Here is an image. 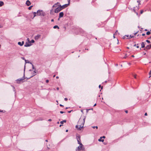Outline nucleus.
<instances>
[{"instance_id":"1","label":"nucleus","mask_w":151,"mask_h":151,"mask_svg":"<svg viewBox=\"0 0 151 151\" xmlns=\"http://www.w3.org/2000/svg\"><path fill=\"white\" fill-rule=\"evenodd\" d=\"M86 117L84 116L83 118L81 117L78 122V124L79 126V129L81 130V128H83L84 124Z\"/></svg>"},{"instance_id":"2","label":"nucleus","mask_w":151,"mask_h":151,"mask_svg":"<svg viewBox=\"0 0 151 151\" xmlns=\"http://www.w3.org/2000/svg\"><path fill=\"white\" fill-rule=\"evenodd\" d=\"M84 148L82 143H81L80 146H79L76 149V151H84Z\"/></svg>"},{"instance_id":"3","label":"nucleus","mask_w":151,"mask_h":151,"mask_svg":"<svg viewBox=\"0 0 151 151\" xmlns=\"http://www.w3.org/2000/svg\"><path fill=\"white\" fill-rule=\"evenodd\" d=\"M25 75H24V74L23 77L20 78H19L16 80V81H17V83H20V82H23L24 81H23V80L25 78L24 77Z\"/></svg>"},{"instance_id":"4","label":"nucleus","mask_w":151,"mask_h":151,"mask_svg":"<svg viewBox=\"0 0 151 151\" xmlns=\"http://www.w3.org/2000/svg\"><path fill=\"white\" fill-rule=\"evenodd\" d=\"M62 9L61 8L60 6H59L58 7H57L55 10V13H58L59 12H60L61 10Z\"/></svg>"},{"instance_id":"5","label":"nucleus","mask_w":151,"mask_h":151,"mask_svg":"<svg viewBox=\"0 0 151 151\" xmlns=\"http://www.w3.org/2000/svg\"><path fill=\"white\" fill-rule=\"evenodd\" d=\"M37 14L39 16H42L43 14L42 11L38 10L37 12Z\"/></svg>"},{"instance_id":"6","label":"nucleus","mask_w":151,"mask_h":151,"mask_svg":"<svg viewBox=\"0 0 151 151\" xmlns=\"http://www.w3.org/2000/svg\"><path fill=\"white\" fill-rule=\"evenodd\" d=\"M59 5L60 6L61 8V9H63L67 7L68 6H69V4H66L62 6H61L60 5Z\"/></svg>"},{"instance_id":"7","label":"nucleus","mask_w":151,"mask_h":151,"mask_svg":"<svg viewBox=\"0 0 151 151\" xmlns=\"http://www.w3.org/2000/svg\"><path fill=\"white\" fill-rule=\"evenodd\" d=\"M59 3L58 2H57L55 4L52 6V8H54L55 7H57L58 6H59Z\"/></svg>"},{"instance_id":"8","label":"nucleus","mask_w":151,"mask_h":151,"mask_svg":"<svg viewBox=\"0 0 151 151\" xmlns=\"http://www.w3.org/2000/svg\"><path fill=\"white\" fill-rule=\"evenodd\" d=\"M40 37V35H37L35 37V39L36 40H38L39 38Z\"/></svg>"},{"instance_id":"9","label":"nucleus","mask_w":151,"mask_h":151,"mask_svg":"<svg viewBox=\"0 0 151 151\" xmlns=\"http://www.w3.org/2000/svg\"><path fill=\"white\" fill-rule=\"evenodd\" d=\"M31 45V44L30 43H28L27 42H26L24 45V46L25 47H28Z\"/></svg>"},{"instance_id":"10","label":"nucleus","mask_w":151,"mask_h":151,"mask_svg":"<svg viewBox=\"0 0 151 151\" xmlns=\"http://www.w3.org/2000/svg\"><path fill=\"white\" fill-rule=\"evenodd\" d=\"M64 15L63 13L62 12H60L59 13V18H60L61 17H63Z\"/></svg>"},{"instance_id":"11","label":"nucleus","mask_w":151,"mask_h":151,"mask_svg":"<svg viewBox=\"0 0 151 151\" xmlns=\"http://www.w3.org/2000/svg\"><path fill=\"white\" fill-rule=\"evenodd\" d=\"M24 43V41H22V42H18V45H20V46H22Z\"/></svg>"},{"instance_id":"12","label":"nucleus","mask_w":151,"mask_h":151,"mask_svg":"<svg viewBox=\"0 0 151 151\" xmlns=\"http://www.w3.org/2000/svg\"><path fill=\"white\" fill-rule=\"evenodd\" d=\"M26 4L27 6H29L31 4V3L29 0H27L26 3Z\"/></svg>"},{"instance_id":"13","label":"nucleus","mask_w":151,"mask_h":151,"mask_svg":"<svg viewBox=\"0 0 151 151\" xmlns=\"http://www.w3.org/2000/svg\"><path fill=\"white\" fill-rule=\"evenodd\" d=\"M35 70H35L33 72V75L32 76L30 77V78H27V79H29L30 78H32L33 76H35L36 75V72L35 71Z\"/></svg>"},{"instance_id":"14","label":"nucleus","mask_w":151,"mask_h":151,"mask_svg":"<svg viewBox=\"0 0 151 151\" xmlns=\"http://www.w3.org/2000/svg\"><path fill=\"white\" fill-rule=\"evenodd\" d=\"M102 139V137H100V138L99 139L98 141L99 142H103L104 140V139Z\"/></svg>"},{"instance_id":"15","label":"nucleus","mask_w":151,"mask_h":151,"mask_svg":"<svg viewBox=\"0 0 151 151\" xmlns=\"http://www.w3.org/2000/svg\"><path fill=\"white\" fill-rule=\"evenodd\" d=\"M141 47L142 48H144L145 47V44L144 42H142L141 44Z\"/></svg>"},{"instance_id":"16","label":"nucleus","mask_w":151,"mask_h":151,"mask_svg":"<svg viewBox=\"0 0 151 151\" xmlns=\"http://www.w3.org/2000/svg\"><path fill=\"white\" fill-rule=\"evenodd\" d=\"M150 46L149 45H147V46L145 47V48L147 49H150Z\"/></svg>"},{"instance_id":"17","label":"nucleus","mask_w":151,"mask_h":151,"mask_svg":"<svg viewBox=\"0 0 151 151\" xmlns=\"http://www.w3.org/2000/svg\"><path fill=\"white\" fill-rule=\"evenodd\" d=\"M4 4V2L3 1H0V7L3 5Z\"/></svg>"},{"instance_id":"18","label":"nucleus","mask_w":151,"mask_h":151,"mask_svg":"<svg viewBox=\"0 0 151 151\" xmlns=\"http://www.w3.org/2000/svg\"><path fill=\"white\" fill-rule=\"evenodd\" d=\"M58 28L59 29V27L57 26V25H55L53 27V28L54 29H56V28Z\"/></svg>"},{"instance_id":"19","label":"nucleus","mask_w":151,"mask_h":151,"mask_svg":"<svg viewBox=\"0 0 151 151\" xmlns=\"http://www.w3.org/2000/svg\"><path fill=\"white\" fill-rule=\"evenodd\" d=\"M76 138L77 140H80V136H76Z\"/></svg>"},{"instance_id":"20","label":"nucleus","mask_w":151,"mask_h":151,"mask_svg":"<svg viewBox=\"0 0 151 151\" xmlns=\"http://www.w3.org/2000/svg\"><path fill=\"white\" fill-rule=\"evenodd\" d=\"M34 40H32L31 41H29V43L31 44V43H34Z\"/></svg>"},{"instance_id":"21","label":"nucleus","mask_w":151,"mask_h":151,"mask_svg":"<svg viewBox=\"0 0 151 151\" xmlns=\"http://www.w3.org/2000/svg\"><path fill=\"white\" fill-rule=\"evenodd\" d=\"M79 125H77L76 126V128L78 130H80L79 128Z\"/></svg>"},{"instance_id":"22","label":"nucleus","mask_w":151,"mask_h":151,"mask_svg":"<svg viewBox=\"0 0 151 151\" xmlns=\"http://www.w3.org/2000/svg\"><path fill=\"white\" fill-rule=\"evenodd\" d=\"M92 127L93 129H95V128H96V129H97L98 128V127L97 126H92Z\"/></svg>"},{"instance_id":"23","label":"nucleus","mask_w":151,"mask_h":151,"mask_svg":"<svg viewBox=\"0 0 151 151\" xmlns=\"http://www.w3.org/2000/svg\"><path fill=\"white\" fill-rule=\"evenodd\" d=\"M134 37V36H131V35H130L129 37L128 38H127V39H129L130 38H132V37Z\"/></svg>"},{"instance_id":"24","label":"nucleus","mask_w":151,"mask_h":151,"mask_svg":"<svg viewBox=\"0 0 151 151\" xmlns=\"http://www.w3.org/2000/svg\"><path fill=\"white\" fill-rule=\"evenodd\" d=\"M150 32H149V31L147 32L146 33L147 35H150Z\"/></svg>"},{"instance_id":"25","label":"nucleus","mask_w":151,"mask_h":151,"mask_svg":"<svg viewBox=\"0 0 151 151\" xmlns=\"http://www.w3.org/2000/svg\"><path fill=\"white\" fill-rule=\"evenodd\" d=\"M80 140H77V141H78V144H80H80L81 143L80 142Z\"/></svg>"},{"instance_id":"26","label":"nucleus","mask_w":151,"mask_h":151,"mask_svg":"<svg viewBox=\"0 0 151 151\" xmlns=\"http://www.w3.org/2000/svg\"><path fill=\"white\" fill-rule=\"evenodd\" d=\"M33 6H29V8H28V9L29 10H30L32 9V7Z\"/></svg>"},{"instance_id":"27","label":"nucleus","mask_w":151,"mask_h":151,"mask_svg":"<svg viewBox=\"0 0 151 151\" xmlns=\"http://www.w3.org/2000/svg\"><path fill=\"white\" fill-rule=\"evenodd\" d=\"M127 57V54H126L125 56L124 57V58H126Z\"/></svg>"},{"instance_id":"28","label":"nucleus","mask_w":151,"mask_h":151,"mask_svg":"<svg viewBox=\"0 0 151 151\" xmlns=\"http://www.w3.org/2000/svg\"><path fill=\"white\" fill-rule=\"evenodd\" d=\"M33 14L34 16V17H35L36 16V12H33Z\"/></svg>"},{"instance_id":"29","label":"nucleus","mask_w":151,"mask_h":151,"mask_svg":"<svg viewBox=\"0 0 151 151\" xmlns=\"http://www.w3.org/2000/svg\"><path fill=\"white\" fill-rule=\"evenodd\" d=\"M25 62L26 63H30V64H32L31 63H30V62H29V61L28 62H27V60H25Z\"/></svg>"},{"instance_id":"30","label":"nucleus","mask_w":151,"mask_h":151,"mask_svg":"<svg viewBox=\"0 0 151 151\" xmlns=\"http://www.w3.org/2000/svg\"><path fill=\"white\" fill-rule=\"evenodd\" d=\"M32 69H34V70H35V68L33 65V64H32Z\"/></svg>"},{"instance_id":"31","label":"nucleus","mask_w":151,"mask_h":151,"mask_svg":"<svg viewBox=\"0 0 151 151\" xmlns=\"http://www.w3.org/2000/svg\"><path fill=\"white\" fill-rule=\"evenodd\" d=\"M146 42H147V43H149L150 42L149 40H146Z\"/></svg>"},{"instance_id":"32","label":"nucleus","mask_w":151,"mask_h":151,"mask_svg":"<svg viewBox=\"0 0 151 151\" xmlns=\"http://www.w3.org/2000/svg\"><path fill=\"white\" fill-rule=\"evenodd\" d=\"M68 4H69V5L70 3V0H68Z\"/></svg>"},{"instance_id":"33","label":"nucleus","mask_w":151,"mask_h":151,"mask_svg":"<svg viewBox=\"0 0 151 151\" xmlns=\"http://www.w3.org/2000/svg\"><path fill=\"white\" fill-rule=\"evenodd\" d=\"M63 122L65 123L66 122V120H64L63 121Z\"/></svg>"},{"instance_id":"34","label":"nucleus","mask_w":151,"mask_h":151,"mask_svg":"<svg viewBox=\"0 0 151 151\" xmlns=\"http://www.w3.org/2000/svg\"><path fill=\"white\" fill-rule=\"evenodd\" d=\"M12 86L13 88V91H15V89L14 87L13 86Z\"/></svg>"},{"instance_id":"35","label":"nucleus","mask_w":151,"mask_h":151,"mask_svg":"<svg viewBox=\"0 0 151 151\" xmlns=\"http://www.w3.org/2000/svg\"><path fill=\"white\" fill-rule=\"evenodd\" d=\"M60 123L61 124H63V121H61Z\"/></svg>"},{"instance_id":"36","label":"nucleus","mask_w":151,"mask_h":151,"mask_svg":"<svg viewBox=\"0 0 151 151\" xmlns=\"http://www.w3.org/2000/svg\"><path fill=\"white\" fill-rule=\"evenodd\" d=\"M60 113L61 114H63L64 113V112L63 111H60Z\"/></svg>"},{"instance_id":"37","label":"nucleus","mask_w":151,"mask_h":151,"mask_svg":"<svg viewBox=\"0 0 151 151\" xmlns=\"http://www.w3.org/2000/svg\"><path fill=\"white\" fill-rule=\"evenodd\" d=\"M149 75H151V70H150V71L149 72Z\"/></svg>"},{"instance_id":"38","label":"nucleus","mask_w":151,"mask_h":151,"mask_svg":"<svg viewBox=\"0 0 151 151\" xmlns=\"http://www.w3.org/2000/svg\"><path fill=\"white\" fill-rule=\"evenodd\" d=\"M64 100H65V101H67V100H68V99H67V98H65L64 99Z\"/></svg>"},{"instance_id":"39","label":"nucleus","mask_w":151,"mask_h":151,"mask_svg":"<svg viewBox=\"0 0 151 151\" xmlns=\"http://www.w3.org/2000/svg\"><path fill=\"white\" fill-rule=\"evenodd\" d=\"M46 82L47 83H48V82H49V80H47L46 81Z\"/></svg>"},{"instance_id":"40","label":"nucleus","mask_w":151,"mask_h":151,"mask_svg":"<svg viewBox=\"0 0 151 151\" xmlns=\"http://www.w3.org/2000/svg\"><path fill=\"white\" fill-rule=\"evenodd\" d=\"M143 12V10H141L140 12V13L141 14H142Z\"/></svg>"},{"instance_id":"41","label":"nucleus","mask_w":151,"mask_h":151,"mask_svg":"<svg viewBox=\"0 0 151 151\" xmlns=\"http://www.w3.org/2000/svg\"><path fill=\"white\" fill-rule=\"evenodd\" d=\"M138 31H137V32H136L135 33H134V35H136L138 33Z\"/></svg>"},{"instance_id":"42","label":"nucleus","mask_w":151,"mask_h":151,"mask_svg":"<svg viewBox=\"0 0 151 151\" xmlns=\"http://www.w3.org/2000/svg\"><path fill=\"white\" fill-rule=\"evenodd\" d=\"M126 36L127 37V38H128L129 37V35H126Z\"/></svg>"},{"instance_id":"43","label":"nucleus","mask_w":151,"mask_h":151,"mask_svg":"<svg viewBox=\"0 0 151 151\" xmlns=\"http://www.w3.org/2000/svg\"><path fill=\"white\" fill-rule=\"evenodd\" d=\"M72 111V110H71V111H68V113H70Z\"/></svg>"},{"instance_id":"44","label":"nucleus","mask_w":151,"mask_h":151,"mask_svg":"<svg viewBox=\"0 0 151 151\" xmlns=\"http://www.w3.org/2000/svg\"><path fill=\"white\" fill-rule=\"evenodd\" d=\"M48 121H49L50 122L52 121V119H49Z\"/></svg>"},{"instance_id":"45","label":"nucleus","mask_w":151,"mask_h":151,"mask_svg":"<svg viewBox=\"0 0 151 151\" xmlns=\"http://www.w3.org/2000/svg\"><path fill=\"white\" fill-rule=\"evenodd\" d=\"M0 112H4V111H3V110H0Z\"/></svg>"},{"instance_id":"46","label":"nucleus","mask_w":151,"mask_h":151,"mask_svg":"<svg viewBox=\"0 0 151 151\" xmlns=\"http://www.w3.org/2000/svg\"><path fill=\"white\" fill-rule=\"evenodd\" d=\"M145 116H147V113H145Z\"/></svg>"},{"instance_id":"47","label":"nucleus","mask_w":151,"mask_h":151,"mask_svg":"<svg viewBox=\"0 0 151 151\" xmlns=\"http://www.w3.org/2000/svg\"><path fill=\"white\" fill-rule=\"evenodd\" d=\"M125 112L126 113H128V111L127 110H126V111H125Z\"/></svg>"},{"instance_id":"48","label":"nucleus","mask_w":151,"mask_h":151,"mask_svg":"<svg viewBox=\"0 0 151 151\" xmlns=\"http://www.w3.org/2000/svg\"><path fill=\"white\" fill-rule=\"evenodd\" d=\"M134 77L135 78H136V75H134Z\"/></svg>"},{"instance_id":"49","label":"nucleus","mask_w":151,"mask_h":151,"mask_svg":"<svg viewBox=\"0 0 151 151\" xmlns=\"http://www.w3.org/2000/svg\"><path fill=\"white\" fill-rule=\"evenodd\" d=\"M102 137V138H105V136H103Z\"/></svg>"},{"instance_id":"50","label":"nucleus","mask_w":151,"mask_h":151,"mask_svg":"<svg viewBox=\"0 0 151 151\" xmlns=\"http://www.w3.org/2000/svg\"><path fill=\"white\" fill-rule=\"evenodd\" d=\"M142 35L143 36H144L145 35V34H142Z\"/></svg>"},{"instance_id":"51","label":"nucleus","mask_w":151,"mask_h":151,"mask_svg":"<svg viewBox=\"0 0 151 151\" xmlns=\"http://www.w3.org/2000/svg\"><path fill=\"white\" fill-rule=\"evenodd\" d=\"M57 90H58L59 89V87H57Z\"/></svg>"},{"instance_id":"52","label":"nucleus","mask_w":151,"mask_h":151,"mask_svg":"<svg viewBox=\"0 0 151 151\" xmlns=\"http://www.w3.org/2000/svg\"><path fill=\"white\" fill-rule=\"evenodd\" d=\"M22 59H23V60H25V59H24V57H22Z\"/></svg>"},{"instance_id":"53","label":"nucleus","mask_w":151,"mask_h":151,"mask_svg":"<svg viewBox=\"0 0 151 151\" xmlns=\"http://www.w3.org/2000/svg\"><path fill=\"white\" fill-rule=\"evenodd\" d=\"M138 44H137V46H136V47H137V48H139V46H138Z\"/></svg>"},{"instance_id":"54","label":"nucleus","mask_w":151,"mask_h":151,"mask_svg":"<svg viewBox=\"0 0 151 151\" xmlns=\"http://www.w3.org/2000/svg\"><path fill=\"white\" fill-rule=\"evenodd\" d=\"M60 106H63V105H62V104H60Z\"/></svg>"},{"instance_id":"55","label":"nucleus","mask_w":151,"mask_h":151,"mask_svg":"<svg viewBox=\"0 0 151 151\" xmlns=\"http://www.w3.org/2000/svg\"><path fill=\"white\" fill-rule=\"evenodd\" d=\"M51 22H53V21H54V20H53V19H51Z\"/></svg>"},{"instance_id":"56","label":"nucleus","mask_w":151,"mask_h":151,"mask_svg":"<svg viewBox=\"0 0 151 151\" xmlns=\"http://www.w3.org/2000/svg\"><path fill=\"white\" fill-rule=\"evenodd\" d=\"M68 132V129H66V132Z\"/></svg>"},{"instance_id":"57","label":"nucleus","mask_w":151,"mask_h":151,"mask_svg":"<svg viewBox=\"0 0 151 151\" xmlns=\"http://www.w3.org/2000/svg\"><path fill=\"white\" fill-rule=\"evenodd\" d=\"M96 104H94V105H93V106H95L96 105Z\"/></svg>"},{"instance_id":"58","label":"nucleus","mask_w":151,"mask_h":151,"mask_svg":"<svg viewBox=\"0 0 151 151\" xmlns=\"http://www.w3.org/2000/svg\"><path fill=\"white\" fill-rule=\"evenodd\" d=\"M125 38V36H124L123 37V39H124Z\"/></svg>"},{"instance_id":"59","label":"nucleus","mask_w":151,"mask_h":151,"mask_svg":"<svg viewBox=\"0 0 151 151\" xmlns=\"http://www.w3.org/2000/svg\"><path fill=\"white\" fill-rule=\"evenodd\" d=\"M56 78H57V79H58L59 78V77L58 76H57L56 77Z\"/></svg>"},{"instance_id":"60","label":"nucleus","mask_w":151,"mask_h":151,"mask_svg":"<svg viewBox=\"0 0 151 151\" xmlns=\"http://www.w3.org/2000/svg\"><path fill=\"white\" fill-rule=\"evenodd\" d=\"M133 11H134V12H135V9H133Z\"/></svg>"},{"instance_id":"61","label":"nucleus","mask_w":151,"mask_h":151,"mask_svg":"<svg viewBox=\"0 0 151 151\" xmlns=\"http://www.w3.org/2000/svg\"><path fill=\"white\" fill-rule=\"evenodd\" d=\"M101 86V85H99V88H100Z\"/></svg>"},{"instance_id":"62","label":"nucleus","mask_w":151,"mask_h":151,"mask_svg":"<svg viewBox=\"0 0 151 151\" xmlns=\"http://www.w3.org/2000/svg\"><path fill=\"white\" fill-rule=\"evenodd\" d=\"M57 123L58 124H59V122H57Z\"/></svg>"},{"instance_id":"63","label":"nucleus","mask_w":151,"mask_h":151,"mask_svg":"<svg viewBox=\"0 0 151 151\" xmlns=\"http://www.w3.org/2000/svg\"><path fill=\"white\" fill-rule=\"evenodd\" d=\"M61 126H62V125L61 124H60V126H60V127H61Z\"/></svg>"},{"instance_id":"64","label":"nucleus","mask_w":151,"mask_h":151,"mask_svg":"<svg viewBox=\"0 0 151 151\" xmlns=\"http://www.w3.org/2000/svg\"><path fill=\"white\" fill-rule=\"evenodd\" d=\"M150 45V48H151V44L150 45Z\"/></svg>"}]
</instances>
